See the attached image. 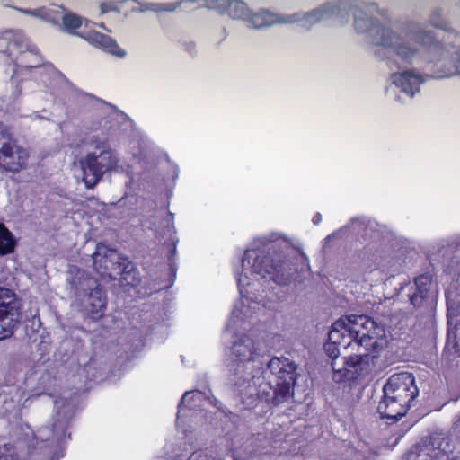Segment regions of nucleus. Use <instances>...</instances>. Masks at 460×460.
<instances>
[{
	"mask_svg": "<svg viewBox=\"0 0 460 460\" xmlns=\"http://www.w3.org/2000/svg\"><path fill=\"white\" fill-rule=\"evenodd\" d=\"M335 7L330 16L319 21L335 19L340 24L349 22L353 13L357 33H367L374 52L386 59L392 68L397 65L431 66L437 78L460 75V35L454 32L435 34L415 22L394 28L369 19L364 11L369 7L359 0H333L316 9Z\"/></svg>",
	"mask_w": 460,
	"mask_h": 460,
	"instance_id": "1",
	"label": "nucleus"
},
{
	"mask_svg": "<svg viewBox=\"0 0 460 460\" xmlns=\"http://www.w3.org/2000/svg\"><path fill=\"white\" fill-rule=\"evenodd\" d=\"M324 349L332 358L336 383H363L369 379V354L378 352L387 341L383 325L367 315H349L335 321Z\"/></svg>",
	"mask_w": 460,
	"mask_h": 460,
	"instance_id": "2",
	"label": "nucleus"
},
{
	"mask_svg": "<svg viewBox=\"0 0 460 460\" xmlns=\"http://www.w3.org/2000/svg\"><path fill=\"white\" fill-rule=\"evenodd\" d=\"M277 242H281L286 246L289 245L288 239L282 238L279 234L274 233L256 240L254 242L256 247L247 249L244 252L241 272L238 270L234 271L241 298L234 306L231 317L226 324V330L245 328L246 320L252 319L261 308L257 301L246 297V287L267 276L270 277L275 282H282L288 263L284 261L273 262V260L268 254L270 250L275 248V243Z\"/></svg>",
	"mask_w": 460,
	"mask_h": 460,
	"instance_id": "3",
	"label": "nucleus"
},
{
	"mask_svg": "<svg viewBox=\"0 0 460 460\" xmlns=\"http://www.w3.org/2000/svg\"><path fill=\"white\" fill-rule=\"evenodd\" d=\"M268 369L275 376V386L273 388V396L266 390L272 389L269 384H259L260 388H256L257 381L252 377L251 380L245 379L243 384L239 385L240 396L243 403L247 408H253L258 405L260 401H271L277 405L287 401L292 394L296 374V366L289 358L285 357H275L268 363Z\"/></svg>",
	"mask_w": 460,
	"mask_h": 460,
	"instance_id": "4",
	"label": "nucleus"
},
{
	"mask_svg": "<svg viewBox=\"0 0 460 460\" xmlns=\"http://www.w3.org/2000/svg\"><path fill=\"white\" fill-rule=\"evenodd\" d=\"M23 13L53 23H58V22L62 20L64 31L76 34L84 39L91 45L118 58H124L126 55V52L122 50L117 42L110 36L92 29L90 22L87 21L83 26L81 17L73 13L66 12L62 6L52 4L48 7L23 10Z\"/></svg>",
	"mask_w": 460,
	"mask_h": 460,
	"instance_id": "5",
	"label": "nucleus"
},
{
	"mask_svg": "<svg viewBox=\"0 0 460 460\" xmlns=\"http://www.w3.org/2000/svg\"><path fill=\"white\" fill-rule=\"evenodd\" d=\"M87 144L93 150L89 151L80 160L83 171V181L87 188L94 187L104 173L116 170L119 157L110 146L109 140L104 136L93 135Z\"/></svg>",
	"mask_w": 460,
	"mask_h": 460,
	"instance_id": "6",
	"label": "nucleus"
},
{
	"mask_svg": "<svg viewBox=\"0 0 460 460\" xmlns=\"http://www.w3.org/2000/svg\"><path fill=\"white\" fill-rule=\"evenodd\" d=\"M334 8H328L327 6L322 9H314L307 13H295L292 14H280L266 9H261L255 13L250 11L246 22L254 29H262L280 23H298L304 29H310L318 23L321 19L330 16Z\"/></svg>",
	"mask_w": 460,
	"mask_h": 460,
	"instance_id": "7",
	"label": "nucleus"
},
{
	"mask_svg": "<svg viewBox=\"0 0 460 460\" xmlns=\"http://www.w3.org/2000/svg\"><path fill=\"white\" fill-rule=\"evenodd\" d=\"M93 257L94 270L100 275L102 281L131 273L130 270L126 271L129 264L128 260L105 244H97Z\"/></svg>",
	"mask_w": 460,
	"mask_h": 460,
	"instance_id": "8",
	"label": "nucleus"
},
{
	"mask_svg": "<svg viewBox=\"0 0 460 460\" xmlns=\"http://www.w3.org/2000/svg\"><path fill=\"white\" fill-rule=\"evenodd\" d=\"M72 285L78 291L90 293L84 301V306L91 318L100 319L106 308V296L104 291L100 288L98 280L89 277L84 271H78V277L72 280Z\"/></svg>",
	"mask_w": 460,
	"mask_h": 460,
	"instance_id": "9",
	"label": "nucleus"
},
{
	"mask_svg": "<svg viewBox=\"0 0 460 460\" xmlns=\"http://www.w3.org/2000/svg\"><path fill=\"white\" fill-rule=\"evenodd\" d=\"M28 151L19 146L9 130L0 135V167L5 171L18 172L27 167Z\"/></svg>",
	"mask_w": 460,
	"mask_h": 460,
	"instance_id": "10",
	"label": "nucleus"
},
{
	"mask_svg": "<svg viewBox=\"0 0 460 460\" xmlns=\"http://www.w3.org/2000/svg\"><path fill=\"white\" fill-rule=\"evenodd\" d=\"M262 349V341L252 333L243 334L238 337L231 348L233 366L231 367L237 375L243 371L245 365L254 361Z\"/></svg>",
	"mask_w": 460,
	"mask_h": 460,
	"instance_id": "11",
	"label": "nucleus"
},
{
	"mask_svg": "<svg viewBox=\"0 0 460 460\" xmlns=\"http://www.w3.org/2000/svg\"><path fill=\"white\" fill-rule=\"evenodd\" d=\"M383 392L399 397L403 402H411L418 395L415 378L409 372L391 376L384 385Z\"/></svg>",
	"mask_w": 460,
	"mask_h": 460,
	"instance_id": "12",
	"label": "nucleus"
},
{
	"mask_svg": "<svg viewBox=\"0 0 460 460\" xmlns=\"http://www.w3.org/2000/svg\"><path fill=\"white\" fill-rule=\"evenodd\" d=\"M391 82L402 93L411 98L420 91V86L424 82V77L414 70H404L393 73Z\"/></svg>",
	"mask_w": 460,
	"mask_h": 460,
	"instance_id": "13",
	"label": "nucleus"
},
{
	"mask_svg": "<svg viewBox=\"0 0 460 460\" xmlns=\"http://www.w3.org/2000/svg\"><path fill=\"white\" fill-rule=\"evenodd\" d=\"M411 402H403L399 397L384 394L377 406V411L382 419L397 420L406 414Z\"/></svg>",
	"mask_w": 460,
	"mask_h": 460,
	"instance_id": "14",
	"label": "nucleus"
},
{
	"mask_svg": "<svg viewBox=\"0 0 460 460\" xmlns=\"http://www.w3.org/2000/svg\"><path fill=\"white\" fill-rule=\"evenodd\" d=\"M227 3L229 0H181L178 3L164 4L155 5L154 10L174 11L178 7L187 8L190 4H195L196 7H206L217 11L221 14H225L227 10Z\"/></svg>",
	"mask_w": 460,
	"mask_h": 460,
	"instance_id": "15",
	"label": "nucleus"
},
{
	"mask_svg": "<svg viewBox=\"0 0 460 460\" xmlns=\"http://www.w3.org/2000/svg\"><path fill=\"white\" fill-rule=\"evenodd\" d=\"M431 287V279L427 275H420L410 284L408 288V296L411 304L414 307H419L426 299Z\"/></svg>",
	"mask_w": 460,
	"mask_h": 460,
	"instance_id": "16",
	"label": "nucleus"
},
{
	"mask_svg": "<svg viewBox=\"0 0 460 460\" xmlns=\"http://www.w3.org/2000/svg\"><path fill=\"white\" fill-rule=\"evenodd\" d=\"M3 315L21 317L22 314L15 294L9 288L0 287V318Z\"/></svg>",
	"mask_w": 460,
	"mask_h": 460,
	"instance_id": "17",
	"label": "nucleus"
},
{
	"mask_svg": "<svg viewBox=\"0 0 460 460\" xmlns=\"http://www.w3.org/2000/svg\"><path fill=\"white\" fill-rule=\"evenodd\" d=\"M207 400L199 391L186 392L181 402L178 405L177 425L181 417L186 416V410H192L196 407V402Z\"/></svg>",
	"mask_w": 460,
	"mask_h": 460,
	"instance_id": "18",
	"label": "nucleus"
},
{
	"mask_svg": "<svg viewBox=\"0 0 460 460\" xmlns=\"http://www.w3.org/2000/svg\"><path fill=\"white\" fill-rule=\"evenodd\" d=\"M250 9L247 4L241 0H229L227 10L225 14L234 20H242L246 22L250 15Z\"/></svg>",
	"mask_w": 460,
	"mask_h": 460,
	"instance_id": "19",
	"label": "nucleus"
},
{
	"mask_svg": "<svg viewBox=\"0 0 460 460\" xmlns=\"http://www.w3.org/2000/svg\"><path fill=\"white\" fill-rule=\"evenodd\" d=\"M15 246V241L11 232L0 224V254L4 255L12 252Z\"/></svg>",
	"mask_w": 460,
	"mask_h": 460,
	"instance_id": "20",
	"label": "nucleus"
},
{
	"mask_svg": "<svg viewBox=\"0 0 460 460\" xmlns=\"http://www.w3.org/2000/svg\"><path fill=\"white\" fill-rule=\"evenodd\" d=\"M20 319L21 317H9L8 315H3L2 318H0V341L13 335Z\"/></svg>",
	"mask_w": 460,
	"mask_h": 460,
	"instance_id": "21",
	"label": "nucleus"
},
{
	"mask_svg": "<svg viewBox=\"0 0 460 460\" xmlns=\"http://www.w3.org/2000/svg\"><path fill=\"white\" fill-rule=\"evenodd\" d=\"M55 407L57 409L58 415L61 418H64V420H58L60 423L54 424V431L56 432L58 428L63 429L66 425V419L70 417V414L73 410V406L71 402L63 401V400H57L55 401Z\"/></svg>",
	"mask_w": 460,
	"mask_h": 460,
	"instance_id": "22",
	"label": "nucleus"
},
{
	"mask_svg": "<svg viewBox=\"0 0 460 460\" xmlns=\"http://www.w3.org/2000/svg\"><path fill=\"white\" fill-rule=\"evenodd\" d=\"M4 38L10 40V44H13L19 48L22 47L25 42V36L20 31H8L4 33Z\"/></svg>",
	"mask_w": 460,
	"mask_h": 460,
	"instance_id": "23",
	"label": "nucleus"
},
{
	"mask_svg": "<svg viewBox=\"0 0 460 460\" xmlns=\"http://www.w3.org/2000/svg\"><path fill=\"white\" fill-rule=\"evenodd\" d=\"M451 294L447 295L448 323L453 324L454 317L460 314V305H456Z\"/></svg>",
	"mask_w": 460,
	"mask_h": 460,
	"instance_id": "24",
	"label": "nucleus"
},
{
	"mask_svg": "<svg viewBox=\"0 0 460 460\" xmlns=\"http://www.w3.org/2000/svg\"><path fill=\"white\" fill-rule=\"evenodd\" d=\"M12 84V93L10 98L14 102L18 100L22 93V86L20 85V82L18 80V70H16L11 80Z\"/></svg>",
	"mask_w": 460,
	"mask_h": 460,
	"instance_id": "25",
	"label": "nucleus"
},
{
	"mask_svg": "<svg viewBox=\"0 0 460 460\" xmlns=\"http://www.w3.org/2000/svg\"><path fill=\"white\" fill-rule=\"evenodd\" d=\"M13 451V447L9 445L0 447V460H15Z\"/></svg>",
	"mask_w": 460,
	"mask_h": 460,
	"instance_id": "26",
	"label": "nucleus"
},
{
	"mask_svg": "<svg viewBox=\"0 0 460 460\" xmlns=\"http://www.w3.org/2000/svg\"><path fill=\"white\" fill-rule=\"evenodd\" d=\"M429 23L437 28H444V22L440 20V13L438 11H436L431 14Z\"/></svg>",
	"mask_w": 460,
	"mask_h": 460,
	"instance_id": "27",
	"label": "nucleus"
},
{
	"mask_svg": "<svg viewBox=\"0 0 460 460\" xmlns=\"http://www.w3.org/2000/svg\"><path fill=\"white\" fill-rule=\"evenodd\" d=\"M405 460H428V456L423 454H415L413 452H410L405 456Z\"/></svg>",
	"mask_w": 460,
	"mask_h": 460,
	"instance_id": "28",
	"label": "nucleus"
},
{
	"mask_svg": "<svg viewBox=\"0 0 460 460\" xmlns=\"http://www.w3.org/2000/svg\"><path fill=\"white\" fill-rule=\"evenodd\" d=\"M100 9H101V13H107V12H110V11H112L115 9V6L113 4L111 3H102L101 5H100Z\"/></svg>",
	"mask_w": 460,
	"mask_h": 460,
	"instance_id": "29",
	"label": "nucleus"
},
{
	"mask_svg": "<svg viewBox=\"0 0 460 460\" xmlns=\"http://www.w3.org/2000/svg\"><path fill=\"white\" fill-rule=\"evenodd\" d=\"M364 222L358 220V219H353L351 220V227L353 228V231L359 233L361 227L363 226Z\"/></svg>",
	"mask_w": 460,
	"mask_h": 460,
	"instance_id": "30",
	"label": "nucleus"
},
{
	"mask_svg": "<svg viewBox=\"0 0 460 460\" xmlns=\"http://www.w3.org/2000/svg\"><path fill=\"white\" fill-rule=\"evenodd\" d=\"M322 220V216L320 213H316L313 218H312V222L314 224V225H318Z\"/></svg>",
	"mask_w": 460,
	"mask_h": 460,
	"instance_id": "31",
	"label": "nucleus"
},
{
	"mask_svg": "<svg viewBox=\"0 0 460 460\" xmlns=\"http://www.w3.org/2000/svg\"><path fill=\"white\" fill-rule=\"evenodd\" d=\"M8 131V129L0 123V135L4 134Z\"/></svg>",
	"mask_w": 460,
	"mask_h": 460,
	"instance_id": "32",
	"label": "nucleus"
},
{
	"mask_svg": "<svg viewBox=\"0 0 460 460\" xmlns=\"http://www.w3.org/2000/svg\"><path fill=\"white\" fill-rule=\"evenodd\" d=\"M38 66H39V64L36 63V64H33V65L24 66V68H26V69L27 68H33V67L37 68Z\"/></svg>",
	"mask_w": 460,
	"mask_h": 460,
	"instance_id": "33",
	"label": "nucleus"
},
{
	"mask_svg": "<svg viewBox=\"0 0 460 460\" xmlns=\"http://www.w3.org/2000/svg\"><path fill=\"white\" fill-rule=\"evenodd\" d=\"M27 56H33L31 52L26 53L23 55V58H26Z\"/></svg>",
	"mask_w": 460,
	"mask_h": 460,
	"instance_id": "34",
	"label": "nucleus"
},
{
	"mask_svg": "<svg viewBox=\"0 0 460 460\" xmlns=\"http://www.w3.org/2000/svg\"><path fill=\"white\" fill-rule=\"evenodd\" d=\"M301 256L305 259V261H307V257H305L304 254H302Z\"/></svg>",
	"mask_w": 460,
	"mask_h": 460,
	"instance_id": "35",
	"label": "nucleus"
},
{
	"mask_svg": "<svg viewBox=\"0 0 460 460\" xmlns=\"http://www.w3.org/2000/svg\"><path fill=\"white\" fill-rule=\"evenodd\" d=\"M457 247H459V250H460V241L457 242Z\"/></svg>",
	"mask_w": 460,
	"mask_h": 460,
	"instance_id": "36",
	"label": "nucleus"
},
{
	"mask_svg": "<svg viewBox=\"0 0 460 460\" xmlns=\"http://www.w3.org/2000/svg\"><path fill=\"white\" fill-rule=\"evenodd\" d=\"M176 460V459H175Z\"/></svg>",
	"mask_w": 460,
	"mask_h": 460,
	"instance_id": "37",
	"label": "nucleus"
}]
</instances>
